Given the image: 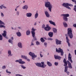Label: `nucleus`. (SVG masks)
Returning a JSON list of instances; mask_svg holds the SVG:
<instances>
[{
	"instance_id": "1",
	"label": "nucleus",
	"mask_w": 76,
	"mask_h": 76,
	"mask_svg": "<svg viewBox=\"0 0 76 76\" xmlns=\"http://www.w3.org/2000/svg\"><path fill=\"white\" fill-rule=\"evenodd\" d=\"M45 6L46 7H48L49 10L50 12H51V9H52V5L50 2H47L45 3Z\"/></svg>"
},
{
	"instance_id": "2",
	"label": "nucleus",
	"mask_w": 76,
	"mask_h": 76,
	"mask_svg": "<svg viewBox=\"0 0 76 76\" xmlns=\"http://www.w3.org/2000/svg\"><path fill=\"white\" fill-rule=\"evenodd\" d=\"M68 34L69 35L70 38L71 39L73 38V34H72V28H69L68 29Z\"/></svg>"
},
{
	"instance_id": "3",
	"label": "nucleus",
	"mask_w": 76,
	"mask_h": 76,
	"mask_svg": "<svg viewBox=\"0 0 76 76\" xmlns=\"http://www.w3.org/2000/svg\"><path fill=\"white\" fill-rule=\"evenodd\" d=\"M41 63L42 65H41V63H36V65L39 67H42V68H45L44 66V62H42Z\"/></svg>"
},
{
	"instance_id": "4",
	"label": "nucleus",
	"mask_w": 76,
	"mask_h": 76,
	"mask_svg": "<svg viewBox=\"0 0 76 76\" xmlns=\"http://www.w3.org/2000/svg\"><path fill=\"white\" fill-rule=\"evenodd\" d=\"M56 51L57 53H61V56H63V54H64V52L63 50V49H61V48H59L58 50L57 49V48H56Z\"/></svg>"
},
{
	"instance_id": "5",
	"label": "nucleus",
	"mask_w": 76,
	"mask_h": 76,
	"mask_svg": "<svg viewBox=\"0 0 76 76\" xmlns=\"http://www.w3.org/2000/svg\"><path fill=\"white\" fill-rule=\"evenodd\" d=\"M29 54L32 57V58L33 60H35V58H35L37 57V55H35V54L34 53H32L31 52H30L29 53Z\"/></svg>"
},
{
	"instance_id": "6",
	"label": "nucleus",
	"mask_w": 76,
	"mask_h": 76,
	"mask_svg": "<svg viewBox=\"0 0 76 76\" xmlns=\"http://www.w3.org/2000/svg\"><path fill=\"white\" fill-rule=\"evenodd\" d=\"M61 41L58 40L57 39H56V45H60L61 44Z\"/></svg>"
},
{
	"instance_id": "7",
	"label": "nucleus",
	"mask_w": 76,
	"mask_h": 76,
	"mask_svg": "<svg viewBox=\"0 0 76 76\" xmlns=\"http://www.w3.org/2000/svg\"><path fill=\"white\" fill-rule=\"evenodd\" d=\"M68 60L70 61V62L72 63H73V61L72 59V56L70 53H69L68 56Z\"/></svg>"
},
{
	"instance_id": "8",
	"label": "nucleus",
	"mask_w": 76,
	"mask_h": 76,
	"mask_svg": "<svg viewBox=\"0 0 76 76\" xmlns=\"http://www.w3.org/2000/svg\"><path fill=\"white\" fill-rule=\"evenodd\" d=\"M44 29L45 31H48L51 29V28L50 27V26H49L48 25H46V27L44 28Z\"/></svg>"
},
{
	"instance_id": "9",
	"label": "nucleus",
	"mask_w": 76,
	"mask_h": 76,
	"mask_svg": "<svg viewBox=\"0 0 76 76\" xmlns=\"http://www.w3.org/2000/svg\"><path fill=\"white\" fill-rule=\"evenodd\" d=\"M4 33L2 34V35L4 37H5L7 39H8L7 37H6V34H7V32H6V31L4 30L3 31Z\"/></svg>"
},
{
	"instance_id": "10",
	"label": "nucleus",
	"mask_w": 76,
	"mask_h": 76,
	"mask_svg": "<svg viewBox=\"0 0 76 76\" xmlns=\"http://www.w3.org/2000/svg\"><path fill=\"white\" fill-rule=\"evenodd\" d=\"M64 4L65 6L66 7H67V6H70L71 7L73 6L72 4H69L68 3H64Z\"/></svg>"
},
{
	"instance_id": "11",
	"label": "nucleus",
	"mask_w": 76,
	"mask_h": 76,
	"mask_svg": "<svg viewBox=\"0 0 76 76\" xmlns=\"http://www.w3.org/2000/svg\"><path fill=\"white\" fill-rule=\"evenodd\" d=\"M63 62L64 64V66H67V61H66V59L64 58L63 60Z\"/></svg>"
},
{
	"instance_id": "12",
	"label": "nucleus",
	"mask_w": 76,
	"mask_h": 76,
	"mask_svg": "<svg viewBox=\"0 0 76 76\" xmlns=\"http://www.w3.org/2000/svg\"><path fill=\"white\" fill-rule=\"evenodd\" d=\"M67 63L68 64V67L69 69H72V64H71V63L69 61H67Z\"/></svg>"
},
{
	"instance_id": "13",
	"label": "nucleus",
	"mask_w": 76,
	"mask_h": 76,
	"mask_svg": "<svg viewBox=\"0 0 76 76\" xmlns=\"http://www.w3.org/2000/svg\"><path fill=\"white\" fill-rule=\"evenodd\" d=\"M18 63H19L20 64H23L25 63V62L22 61V59H20L19 60Z\"/></svg>"
},
{
	"instance_id": "14",
	"label": "nucleus",
	"mask_w": 76,
	"mask_h": 76,
	"mask_svg": "<svg viewBox=\"0 0 76 76\" xmlns=\"http://www.w3.org/2000/svg\"><path fill=\"white\" fill-rule=\"evenodd\" d=\"M66 42L68 44V46L70 47V44L69 43V38L67 37H66Z\"/></svg>"
},
{
	"instance_id": "15",
	"label": "nucleus",
	"mask_w": 76,
	"mask_h": 76,
	"mask_svg": "<svg viewBox=\"0 0 76 76\" xmlns=\"http://www.w3.org/2000/svg\"><path fill=\"white\" fill-rule=\"evenodd\" d=\"M48 35L50 37H53V32H49Z\"/></svg>"
},
{
	"instance_id": "16",
	"label": "nucleus",
	"mask_w": 76,
	"mask_h": 76,
	"mask_svg": "<svg viewBox=\"0 0 76 76\" xmlns=\"http://www.w3.org/2000/svg\"><path fill=\"white\" fill-rule=\"evenodd\" d=\"M54 58L56 59H58L59 60L61 58V57L59 56H55V55L54 56Z\"/></svg>"
},
{
	"instance_id": "17",
	"label": "nucleus",
	"mask_w": 76,
	"mask_h": 76,
	"mask_svg": "<svg viewBox=\"0 0 76 76\" xmlns=\"http://www.w3.org/2000/svg\"><path fill=\"white\" fill-rule=\"evenodd\" d=\"M45 13L47 18H49L50 17V14L47 11H45Z\"/></svg>"
},
{
	"instance_id": "18",
	"label": "nucleus",
	"mask_w": 76,
	"mask_h": 76,
	"mask_svg": "<svg viewBox=\"0 0 76 76\" xmlns=\"http://www.w3.org/2000/svg\"><path fill=\"white\" fill-rule=\"evenodd\" d=\"M26 16L27 17H31L32 16V13H27L26 14Z\"/></svg>"
},
{
	"instance_id": "19",
	"label": "nucleus",
	"mask_w": 76,
	"mask_h": 76,
	"mask_svg": "<svg viewBox=\"0 0 76 76\" xmlns=\"http://www.w3.org/2000/svg\"><path fill=\"white\" fill-rule=\"evenodd\" d=\"M63 24L65 28L67 27L68 25H67V23H66L65 21H64L63 22Z\"/></svg>"
},
{
	"instance_id": "20",
	"label": "nucleus",
	"mask_w": 76,
	"mask_h": 76,
	"mask_svg": "<svg viewBox=\"0 0 76 76\" xmlns=\"http://www.w3.org/2000/svg\"><path fill=\"white\" fill-rule=\"evenodd\" d=\"M49 22L50 24H51L52 25H53L54 26H56V23H54V22H53L51 20H49Z\"/></svg>"
},
{
	"instance_id": "21",
	"label": "nucleus",
	"mask_w": 76,
	"mask_h": 76,
	"mask_svg": "<svg viewBox=\"0 0 76 76\" xmlns=\"http://www.w3.org/2000/svg\"><path fill=\"white\" fill-rule=\"evenodd\" d=\"M47 64L49 67H51L52 66V64L50 62L48 61L47 62Z\"/></svg>"
},
{
	"instance_id": "22",
	"label": "nucleus",
	"mask_w": 76,
	"mask_h": 76,
	"mask_svg": "<svg viewBox=\"0 0 76 76\" xmlns=\"http://www.w3.org/2000/svg\"><path fill=\"white\" fill-rule=\"evenodd\" d=\"M18 46L20 48H22V43L19 42L18 44Z\"/></svg>"
},
{
	"instance_id": "23",
	"label": "nucleus",
	"mask_w": 76,
	"mask_h": 76,
	"mask_svg": "<svg viewBox=\"0 0 76 76\" xmlns=\"http://www.w3.org/2000/svg\"><path fill=\"white\" fill-rule=\"evenodd\" d=\"M22 8L23 9H25L26 10H27L28 8V7L26 5H25Z\"/></svg>"
},
{
	"instance_id": "24",
	"label": "nucleus",
	"mask_w": 76,
	"mask_h": 76,
	"mask_svg": "<svg viewBox=\"0 0 76 76\" xmlns=\"http://www.w3.org/2000/svg\"><path fill=\"white\" fill-rule=\"evenodd\" d=\"M62 15L63 16H64V17H66V18H67V17H69V14H62Z\"/></svg>"
},
{
	"instance_id": "25",
	"label": "nucleus",
	"mask_w": 76,
	"mask_h": 76,
	"mask_svg": "<svg viewBox=\"0 0 76 76\" xmlns=\"http://www.w3.org/2000/svg\"><path fill=\"white\" fill-rule=\"evenodd\" d=\"M21 58H24V59H25V60H26L27 58H28V57L27 56H23L22 55L21 56Z\"/></svg>"
},
{
	"instance_id": "26",
	"label": "nucleus",
	"mask_w": 76,
	"mask_h": 76,
	"mask_svg": "<svg viewBox=\"0 0 76 76\" xmlns=\"http://www.w3.org/2000/svg\"><path fill=\"white\" fill-rule=\"evenodd\" d=\"M16 34L18 37H20L21 36V33L20 32H17Z\"/></svg>"
},
{
	"instance_id": "27",
	"label": "nucleus",
	"mask_w": 76,
	"mask_h": 76,
	"mask_svg": "<svg viewBox=\"0 0 76 76\" xmlns=\"http://www.w3.org/2000/svg\"><path fill=\"white\" fill-rule=\"evenodd\" d=\"M68 69V66H65L64 72H67Z\"/></svg>"
},
{
	"instance_id": "28",
	"label": "nucleus",
	"mask_w": 76,
	"mask_h": 76,
	"mask_svg": "<svg viewBox=\"0 0 76 76\" xmlns=\"http://www.w3.org/2000/svg\"><path fill=\"white\" fill-rule=\"evenodd\" d=\"M38 17V14L37 13H36L34 15V17L35 19H37Z\"/></svg>"
},
{
	"instance_id": "29",
	"label": "nucleus",
	"mask_w": 76,
	"mask_h": 76,
	"mask_svg": "<svg viewBox=\"0 0 76 76\" xmlns=\"http://www.w3.org/2000/svg\"><path fill=\"white\" fill-rule=\"evenodd\" d=\"M63 18L64 21H65L66 22H67V21L68 20V19H67V18L66 17H64Z\"/></svg>"
},
{
	"instance_id": "30",
	"label": "nucleus",
	"mask_w": 76,
	"mask_h": 76,
	"mask_svg": "<svg viewBox=\"0 0 76 76\" xmlns=\"http://www.w3.org/2000/svg\"><path fill=\"white\" fill-rule=\"evenodd\" d=\"M8 54L9 55L8 56H12V55H11V51L9 50L8 52Z\"/></svg>"
},
{
	"instance_id": "31",
	"label": "nucleus",
	"mask_w": 76,
	"mask_h": 76,
	"mask_svg": "<svg viewBox=\"0 0 76 76\" xmlns=\"http://www.w3.org/2000/svg\"><path fill=\"white\" fill-rule=\"evenodd\" d=\"M62 6H63L64 7H66V8H67V9H70V10L71 9V8H70V7H69V6H66V7L65 6V5H64V3L63 4Z\"/></svg>"
},
{
	"instance_id": "32",
	"label": "nucleus",
	"mask_w": 76,
	"mask_h": 76,
	"mask_svg": "<svg viewBox=\"0 0 76 76\" xmlns=\"http://www.w3.org/2000/svg\"><path fill=\"white\" fill-rule=\"evenodd\" d=\"M40 41L41 42H44L45 41V40L44 39H43V38L42 37L41 38Z\"/></svg>"
},
{
	"instance_id": "33",
	"label": "nucleus",
	"mask_w": 76,
	"mask_h": 76,
	"mask_svg": "<svg viewBox=\"0 0 76 76\" xmlns=\"http://www.w3.org/2000/svg\"><path fill=\"white\" fill-rule=\"evenodd\" d=\"M53 29V32H54V33H56L57 32V29L56 28H54Z\"/></svg>"
},
{
	"instance_id": "34",
	"label": "nucleus",
	"mask_w": 76,
	"mask_h": 76,
	"mask_svg": "<svg viewBox=\"0 0 76 76\" xmlns=\"http://www.w3.org/2000/svg\"><path fill=\"white\" fill-rule=\"evenodd\" d=\"M26 34L27 35H29V34H30V31L29 30H28L26 32Z\"/></svg>"
},
{
	"instance_id": "35",
	"label": "nucleus",
	"mask_w": 76,
	"mask_h": 76,
	"mask_svg": "<svg viewBox=\"0 0 76 76\" xmlns=\"http://www.w3.org/2000/svg\"><path fill=\"white\" fill-rule=\"evenodd\" d=\"M32 34V37H35V33L34 32H31Z\"/></svg>"
},
{
	"instance_id": "36",
	"label": "nucleus",
	"mask_w": 76,
	"mask_h": 76,
	"mask_svg": "<svg viewBox=\"0 0 76 76\" xmlns=\"http://www.w3.org/2000/svg\"><path fill=\"white\" fill-rule=\"evenodd\" d=\"M8 42L10 43H11V44H13V40H11L10 39H9L8 40Z\"/></svg>"
},
{
	"instance_id": "37",
	"label": "nucleus",
	"mask_w": 76,
	"mask_h": 76,
	"mask_svg": "<svg viewBox=\"0 0 76 76\" xmlns=\"http://www.w3.org/2000/svg\"><path fill=\"white\" fill-rule=\"evenodd\" d=\"M0 25H4L5 24H4V23H3L0 20Z\"/></svg>"
},
{
	"instance_id": "38",
	"label": "nucleus",
	"mask_w": 76,
	"mask_h": 76,
	"mask_svg": "<svg viewBox=\"0 0 76 76\" xmlns=\"http://www.w3.org/2000/svg\"><path fill=\"white\" fill-rule=\"evenodd\" d=\"M31 30H32V31H31V32H35V30H36V29H34L33 27L32 28Z\"/></svg>"
},
{
	"instance_id": "39",
	"label": "nucleus",
	"mask_w": 76,
	"mask_h": 76,
	"mask_svg": "<svg viewBox=\"0 0 76 76\" xmlns=\"http://www.w3.org/2000/svg\"><path fill=\"white\" fill-rule=\"evenodd\" d=\"M21 66L23 69H26V67L24 66L23 65H20Z\"/></svg>"
},
{
	"instance_id": "40",
	"label": "nucleus",
	"mask_w": 76,
	"mask_h": 76,
	"mask_svg": "<svg viewBox=\"0 0 76 76\" xmlns=\"http://www.w3.org/2000/svg\"><path fill=\"white\" fill-rule=\"evenodd\" d=\"M3 40V36L1 35L0 34V40Z\"/></svg>"
},
{
	"instance_id": "41",
	"label": "nucleus",
	"mask_w": 76,
	"mask_h": 76,
	"mask_svg": "<svg viewBox=\"0 0 76 76\" xmlns=\"http://www.w3.org/2000/svg\"><path fill=\"white\" fill-rule=\"evenodd\" d=\"M44 45L45 46V47H47V43L46 42H44Z\"/></svg>"
},
{
	"instance_id": "42",
	"label": "nucleus",
	"mask_w": 76,
	"mask_h": 76,
	"mask_svg": "<svg viewBox=\"0 0 76 76\" xmlns=\"http://www.w3.org/2000/svg\"><path fill=\"white\" fill-rule=\"evenodd\" d=\"M36 45H40V43H39V42L38 41H37L36 42Z\"/></svg>"
},
{
	"instance_id": "43",
	"label": "nucleus",
	"mask_w": 76,
	"mask_h": 76,
	"mask_svg": "<svg viewBox=\"0 0 76 76\" xmlns=\"http://www.w3.org/2000/svg\"><path fill=\"white\" fill-rule=\"evenodd\" d=\"M0 28H5V26L3 25H0Z\"/></svg>"
},
{
	"instance_id": "44",
	"label": "nucleus",
	"mask_w": 76,
	"mask_h": 76,
	"mask_svg": "<svg viewBox=\"0 0 76 76\" xmlns=\"http://www.w3.org/2000/svg\"><path fill=\"white\" fill-rule=\"evenodd\" d=\"M33 37V39H34L35 41H37V38H36V37Z\"/></svg>"
},
{
	"instance_id": "45",
	"label": "nucleus",
	"mask_w": 76,
	"mask_h": 76,
	"mask_svg": "<svg viewBox=\"0 0 76 76\" xmlns=\"http://www.w3.org/2000/svg\"><path fill=\"white\" fill-rule=\"evenodd\" d=\"M48 40H50L51 41H52L53 40V39L51 38H48L47 39Z\"/></svg>"
},
{
	"instance_id": "46",
	"label": "nucleus",
	"mask_w": 76,
	"mask_h": 76,
	"mask_svg": "<svg viewBox=\"0 0 76 76\" xmlns=\"http://www.w3.org/2000/svg\"><path fill=\"white\" fill-rule=\"evenodd\" d=\"M6 72L7 73H10V74H11V72H9L7 71V69L6 70Z\"/></svg>"
},
{
	"instance_id": "47",
	"label": "nucleus",
	"mask_w": 76,
	"mask_h": 76,
	"mask_svg": "<svg viewBox=\"0 0 76 76\" xmlns=\"http://www.w3.org/2000/svg\"><path fill=\"white\" fill-rule=\"evenodd\" d=\"M54 64L55 66H58V62H55Z\"/></svg>"
},
{
	"instance_id": "48",
	"label": "nucleus",
	"mask_w": 76,
	"mask_h": 76,
	"mask_svg": "<svg viewBox=\"0 0 76 76\" xmlns=\"http://www.w3.org/2000/svg\"><path fill=\"white\" fill-rule=\"evenodd\" d=\"M1 6L4 9H6V7L5 6H4L3 5H2Z\"/></svg>"
},
{
	"instance_id": "49",
	"label": "nucleus",
	"mask_w": 76,
	"mask_h": 76,
	"mask_svg": "<svg viewBox=\"0 0 76 76\" xmlns=\"http://www.w3.org/2000/svg\"><path fill=\"white\" fill-rule=\"evenodd\" d=\"M16 76H23L22 75H21L19 74H16Z\"/></svg>"
},
{
	"instance_id": "50",
	"label": "nucleus",
	"mask_w": 76,
	"mask_h": 76,
	"mask_svg": "<svg viewBox=\"0 0 76 76\" xmlns=\"http://www.w3.org/2000/svg\"><path fill=\"white\" fill-rule=\"evenodd\" d=\"M1 16H2V17L4 16V14H3V13L1 12Z\"/></svg>"
},
{
	"instance_id": "51",
	"label": "nucleus",
	"mask_w": 76,
	"mask_h": 76,
	"mask_svg": "<svg viewBox=\"0 0 76 76\" xmlns=\"http://www.w3.org/2000/svg\"><path fill=\"white\" fill-rule=\"evenodd\" d=\"M42 28H45V25L43 24L42 25Z\"/></svg>"
},
{
	"instance_id": "52",
	"label": "nucleus",
	"mask_w": 76,
	"mask_h": 76,
	"mask_svg": "<svg viewBox=\"0 0 76 76\" xmlns=\"http://www.w3.org/2000/svg\"><path fill=\"white\" fill-rule=\"evenodd\" d=\"M5 68H6V66H4L2 67V69H5Z\"/></svg>"
},
{
	"instance_id": "53",
	"label": "nucleus",
	"mask_w": 76,
	"mask_h": 76,
	"mask_svg": "<svg viewBox=\"0 0 76 76\" xmlns=\"http://www.w3.org/2000/svg\"><path fill=\"white\" fill-rule=\"evenodd\" d=\"M19 15V12L17 11V15Z\"/></svg>"
},
{
	"instance_id": "54",
	"label": "nucleus",
	"mask_w": 76,
	"mask_h": 76,
	"mask_svg": "<svg viewBox=\"0 0 76 76\" xmlns=\"http://www.w3.org/2000/svg\"><path fill=\"white\" fill-rule=\"evenodd\" d=\"M66 72L67 74L68 75H69V72L66 71Z\"/></svg>"
},
{
	"instance_id": "55",
	"label": "nucleus",
	"mask_w": 76,
	"mask_h": 76,
	"mask_svg": "<svg viewBox=\"0 0 76 76\" xmlns=\"http://www.w3.org/2000/svg\"><path fill=\"white\" fill-rule=\"evenodd\" d=\"M40 55L41 57H43V55H42L41 54H40Z\"/></svg>"
},
{
	"instance_id": "56",
	"label": "nucleus",
	"mask_w": 76,
	"mask_h": 76,
	"mask_svg": "<svg viewBox=\"0 0 76 76\" xmlns=\"http://www.w3.org/2000/svg\"><path fill=\"white\" fill-rule=\"evenodd\" d=\"M34 45V44L33 43H31V45Z\"/></svg>"
},
{
	"instance_id": "57",
	"label": "nucleus",
	"mask_w": 76,
	"mask_h": 76,
	"mask_svg": "<svg viewBox=\"0 0 76 76\" xmlns=\"http://www.w3.org/2000/svg\"><path fill=\"white\" fill-rule=\"evenodd\" d=\"M27 60L28 61H30V60H29V59H27Z\"/></svg>"
},
{
	"instance_id": "58",
	"label": "nucleus",
	"mask_w": 76,
	"mask_h": 76,
	"mask_svg": "<svg viewBox=\"0 0 76 76\" xmlns=\"http://www.w3.org/2000/svg\"><path fill=\"white\" fill-rule=\"evenodd\" d=\"M74 51L75 52V55H76V50H75Z\"/></svg>"
},
{
	"instance_id": "59",
	"label": "nucleus",
	"mask_w": 76,
	"mask_h": 76,
	"mask_svg": "<svg viewBox=\"0 0 76 76\" xmlns=\"http://www.w3.org/2000/svg\"><path fill=\"white\" fill-rule=\"evenodd\" d=\"M11 39L13 41V37H11Z\"/></svg>"
},
{
	"instance_id": "60",
	"label": "nucleus",
	"mask_w": 76,
	"mask_h": 76,
	"mask_svg": "<svg viewBox=\"0 0 76 76\" xmlns=\"http://www.w3.org/2000/svg\"><path fill=\"white\" fill-rule=\"evenodd\" d=\"M15 62H19V60H17L15 61Z\"/></svg>"
},
{
	"instance_id": "61",
	"label": "nucleus",
	"mask_w": 76,
	"mask_h": 76,
	"mask_svg": "<svg viewBox=\"0 0 76 76\" xmlns=\"http://www.w3.org/2000/svg\"><path fill=\"white\" fill-rule=\"evenodd\" d=\"M0 9H3V8L2 7H1V6H0Z\"/></svg>"
},
{
	"instance_id": "62",
	"label": "nucleus",
	"mask_w": 76,
	"mask_h": 76,
	"mask_svg": "<svg viewBox=\"0 0 76 76\" xmlns=\"http://www.w3.org/2000/svg\"><path fill=\"white\" fill-rule=\"evenodd\" d=\"M37 25V23L35 22L34 24V25Z\"/></svg>"
},
{
	"instance_id": "63",
	"label": "nucleus",
	"mask_w": 76,
	"mask_h": 76,
	"mask_svg": "<svg viewBox=\"0 0 76 76\" xmlns=\"http://www.w3.org/2000/svg\"><path fill=\"white\" fill-rule=\"evenodd\" d=\"M44 66L45 67H46V66H47V65H45V64H44Z\"/></svg>"
},
{
	"instance_id": "64",
	"label": "nucleus",
	"mask_w": 76,
	"mask_h": 76,
	"mask_svg": "<svg viewBox=\"0 0 76 76\" xmlns=\"http://www.w3.org/2000/svg\"><path fill=\"white\" fill-rule=\"evenodd\" d=\"M19 7V6H18L16 7V8H18V7Z\"/></svg>"
}]
</instances>
